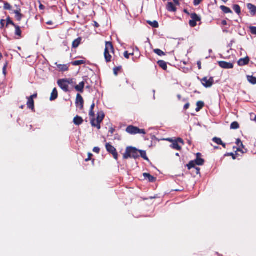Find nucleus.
I'll return each instance as SVG.
<instances>
[{"label":"nucleus","mask_w":256,"mask_h":256,"mask_svg":"<svg viewBox=\"0 0 256 256\" xmlns=\"http://www.w3.org/2000/svg\"><path fill=\"white\" fill-rule=\"evenodd\" d=\"M90 123L92 127H96L98 130L101 128L100 123L103 121L104 118V113H89Z\"/></svg>","instance_id":"nucleus-1"},{"label":"nucleus","mask_w":256,"mask_h":256,"mask_svg":"<svg viewBox=\"0 0 256 256\" xmlns=\"http://www.w3.org/2000/svg\"><path fill=\"white\" fill-rule=\"evenodd\" d=\"M139 156V150L136 148L129 146L126 148V152L123 155V158L124 159L128 158H137Z\"/></svg>","instance_id":"nucleus-2"},{"label":"nucleus","mask_w":256,"mask_h":256,"mask_svg":"<svg viewBox=\"0 0 256 256\" xmlns=\"http://www.w3.org/2000/svg\"><path fill=\"white\" fill-rule=\"evenodd\" d=\"M114 53V48L112 43L109 42H106V48L104 49V56L106 61L107 62H109L112 60V55L110 54Z\"/></svg>","instance_id":"nucleus-3"},{"label":"nucleus","mask_w":256,"mask_h":256,"mask_svg":"<svg viewBox=\"0 0 256 256\" xmlns=\"http://www.w3.org/2000/svg\"><path fill=\"white\" fill-rule=\"evenodd\" d=\"M126 131L130 134H146V132L144 129H140L138 127L130 125L128 126L126 130Z\"/></svg>","instance_id":"nucleus-4"},{"label":"nucleus","mask_w":256,"mask_h":256,"mask_svg":"<svg viewBox=\"0 0 256 256\" xmlns=\"http://www.w3.org/2000/svg\"><path fill=\"white\" fill-rule=\"evenodd\" d=\"M167 140L169 142H172V144L170 146L174 150H182V146L178 144V143H181L184 144V142L182 138H178L176 140H173L171 138H168Z\"/></svg>","instance_id":"nucleus-5"},{"label":"nucleus","mask_w":256,"mask_h":256,"mask_svg":"<svg viewBox=\"0 0 256 256\" xmlns=\"http://www.w3.org/2000/svg\"><path fill=\"white\" fill-rule=\"evenodd\" d=\"M106 150L112 155L115 160H117L118 159V154L116 148L109 143L106 144Z\"/></svg>","instance_id":"nucleus-6"},{"label":"nucleus","mask_w":256,"mask_h":256,"mask_svg":"<svg viewBox=\"0 0 256 256\" xmlns=\"http://www.w3.org/2000/svg\"><path fill=\"white\" fill-rule=\"evenodd\" d=\"M191 20L189 22V24L191 27H194L196 26V22H200L201 18L200 16L196 13H193L190 14Z\"/></svg>","instance_id":"nucleus-7"},{"label":"nucleus","mask_w":256,"mask_h":256,"mask_svg":"<svg viewBox=\"0 0 256 256\" xmlns=\"http://www.w3.org/2000/svg\"><path fill=\"white\" fill-rule=\"evenodd\" d=\"M202 85L206 88H210L214 84V78L210 77L209 79L207 78L204 77L201 80Z\"/></svg>","instance_id":"nucleus-8"},{"label":"nucleus","mask_w":256,"mask_h":256,"mask_svg":"<svg viewBox=\"0 0 256 256\" xmlns=\"http://www.w3.org/2000/svg\"><path fill=\"white\" fill-rule=\"evenodd\" d=\"M58 84L64 91L66 92L68 91V82L64 79L58 80Z\"/></svg>","instance_id":"nucleus-9"},{"label":"nucleus","mask_w":256,"mask_h":256,"mask_svg":"<svg viewBox=\"0 0 256 256\" xmlns=\"http://www.w3.org/2000/svg\"><path fill=\"white\" fill-rule=\"evenodd\" d=\"M236 144L238 147L237 148L238 152H240L242 154L246 152V150L244 148V146L240 139L238 138L236 140Z\"/></svg>","instance_id":"nucleus-10"},{"label":"nucleus","mask_w":256,"mask_h":256,"mask_svg":"<svg viewBox=\"0 0 256 256\" xmlns=\"http://www.w3.org/2000/svg\"><path fill=\"white\" fill-rule=\"evenodd\" d=\"M218 64L220 67L225 69L232 68L234 65L231 62H228L224 61H220L218 62Z\"/></svg>","instance_id":"nucleus-11"},{"label":"nucleus","mask_w":256,"mask_h":256,"mask_svg":"<svg viewBox=\"0 0 256 256\" xmlns=\"http://www.w3.org/2000/svg\"><path fill=\"white\" fill-rule=\"evenodd\" d=\"M202 154L200 153L196 154V158L194 160L196 164L198 166H202L204 163V160L201 158Z\"/></svg>","instance_id":"nucleus-12"},{"label":"nucleus","mask_w":256,"mask_h":256,"mask_svg":"<svg viewBox=\"0 0 256 256\" xmlns=\"http://www.w3.org/2000/svg\"><path fill=\"white\" fill-rule=\"evenodd\" d=\"M76 103L78 107L80 108L83 107L84 100L82 96L80 94H78L76 96Z\"/></svg>","instance_id":"nucleus-13"},{"label":"nucleus","mask_w":256,"mask_h":256,"mask_svg":"<svg viewBox=\"0 0 256 256\" xmlns=\"http://www.w3.org/2000/svg\"><path fill=\"white\" fill-rule=\"evenodd\" d=\"M247 7L250 11L251 16H254L256 14V6L252 4H248Z\"/></svg>","instance_id":"nucleus-14"},{"label":"nucleus","mask_w":256,"mask_h":256,"mask_svg":"<svg viewBox=\"0 0 256 256\" xmlns=\"http://www.w3.org/2000/svg\"><path fill=\"white\" fill-rule=\"evenodd\" d=\"M27 106L32 111H34V100L28 98Z\"/></svg>","instance_id":"nucleus-15"},{"label":"nucleus","mask_w":256,"mask_h":256,"mask_svg":"<svg viewBox=\"0 0 256 256\" xmlns=\"http://www.w3.org/2000/svg\"><path fill=\"white\" fill-rule=\"evenodd\" d=\"M250 58L248 56L246 57L245 58H240L238 61V64L240 66H245L249 62Z\"/></svg>","instance_id":"nucleus-16"},{"label":"nucleus","mask_w":256,"mask_h":256,"mask_svg":"<svg viewBox=\"0 0 256 256\" xmlns=\"http://www.w3.org/2000/svg\"><path fill=\"white\" fill-rule=\"evenodd\" d=\"M143 176L145 179L148 180L150 182H153L156 180V178L148 173H144Z\"/></svg>","instance_id":"nucleus-17"},{"label":"nucleus","mask_w":256,"mask_h":256,"mask_svg":"<svg viewBox=\"0 0 256 256\" xmlns=\"http://www.w3.org/2000/svg\"><path fill=\"white\" fill-rule=\"evenodd\" d=\"M85 85V83L84 82H82L79 84L76 85L75 86V89L76 91L80 92L81 93L84 92V88Z\"/></svg>","instance_id":"nucleus-18"},{"label":"nucleus","mask_w":256,"mask_h":256,"mask_svg":"<svg viewBox=\"0 0 256 256\" xmlns=\"http://www.w3.org/2000/svg\"><path fill=\"white\" fill-rule=\"evenodd\" d=\"M212 141L218 144L222 145V147L224 148H226V144L225 143H224L221 138H220L216 137L214 138H212Z\"/></svg>","instance_id":"nucleus-19"},{"label":"nucleus","mask_w":256,"mask_h":256,"mask_svg":"<svg viewBox=\"0 0 256 256\" xmlns=\"http://www.w3.org/2000/svg\"><path fill=\"white\" fill-rule=\"evenodd\" d=\"M82 118L78 116H76L74 119V122L76 125L79 126L83 122Z\"/></svg>","instance_id":"nucleus-20"},{"label":"nucleus","mask_w":256,"mask_h":256,"mask_svg":"<svg viewBox=\"0 0 256 256\" xmlns=\"http://www.w3.org/2000/svg\"><path fill=\"white\" fill-rule=\"evenodd\" d=\"M14 12L16 14L15 17L16 20H18V21H20L23 16V15L20 13V10L19 9L14 10Z\"/></svg>","instance_id":"nucleus-21"},{"label":"nucleus","mask_w":256,"mask_h":256,"mask_svg":"<svg viewBox=\"0 0 256 256\" xmlns=\"http://www.w3.org/2000/svg\"><path fill=\"white\" fill-rule=\"evenodd\" d=\"M58 96V91L56 88H54L52 91V92L51 94L50 100H55L57 98Z\"/></svg>","instance_id":"nucleus-22"},{"label":"nucleus","mask_w":256,"mask_h":256,"mask_svg":"<svg viewBox=\"0 0 256 256\" xmlns=\"http://www.w3.org/2000/svg\"><path fill=\"white\" fill-rule=\"evenodd\" d=\"M166 8L169 12H174L176 10V8L174 6V4L171 2H169L168 3Z\"/></svg>","instance_id":"nucleus-23"},{"label":"nucleus","mask_w":256,"mask_h":256,"mask_svg":"<svg viewBox=\"0 0 256 256\" xmlns=\"http://www.w3.org/2000/svg\"><path fill=\"white\" fill-rule=\"evenodd\" d=\"M220 8L222 10L225 14L232 13V12L229 8L226 7L224 6H221Z\"/></svg>","instance_id":"nucleus-24"},{"label":"nucleus","mask_w":256,"mask_h":256,"mask_svg":"<svg viewBox=\"0 0 256 256\" xmlns=\"http://www.w3.org/2000/svg\"><path fill=\"white\" fill-rule=\"evenodd\" d=\"M82 40V38H78L77 39L75 40L72 42V47L74 48H78Z\"/></svg>","instance_id":"nucleus-25"},{"label":"nucleus","mask_w":256,"mask_h":256,"mask_svg":"<svg viewBox=\"0 0 256 256\" xmlns=\"http://www.w3.org/2000/svg\"><path fill=\"white\" fill-rule=\"evenodd\" d=\"M158 64L164 70L167 69V64L164 61L162 60H158Z\"/></svg>","instance_id":"nucleus-26"},{"label":"nucleus","mask_w":256,"mask_h":256,"mask_svg":"<svg viewBox=\"0 0 256 256\" xmlns=\"http://www.w3.org/2000/svg\"><path fill=\"white\" fill-rule=\"evenodd\" d=\"M14 26L16 28L15 34L18 36V39L21 37L22 31H21V30L20 29V27L19 26L16 25Z\"/></svg>","instance_id":"nucleus-27"},{"label":"nucleus","mask_w":256,"mask_h":256,"mask_svg":"<svg viewBox=\"0 0 256 256\" xmlns=\"http://www.w3.org/2000/svg\"><path fill=\"white\" fill-rule=\"evenodd\" d=\"M139 154H140L141 157L143 158L144 160L149 161V159L146 156V152L144 150H140Z\"/></svg>","instance_id":"nucleus-28"},{"label":"nucleus","mask_w":256,"mask_h":256,"mask_svg":"<svg viewBox=\"0 0 256 256\" xmlns=\"http://www.w3.org/2000/svg\"><path fill=\"white\" fill-rule=\"evenodd\" d=\"M204 106V102H202V101L198 102L196 103V112L200 111L202 108Z\"/></svg>","instance_id":"nucleus-29"},{"label":"nucleus","mask_w":256,"mask_h":256,"mask_svg":"<svg viewBox=\"0 0 256 256\" xmlns=\"http://www.w3.org/2000/svg\"><path fill=\"white\" fill-rule=\"evenodd\" d=\"M58 68L62 72L67 71L68 70V66L66 64H58Z\"/></svg>","instance_id":"nucleus-30"},{"label":"nucleus","mask_w":256,"mask_h":256,"mask_svg":"<svg viewBox=\"0 0 256 256\" xmlns=\"http://www.w3.org/2000/svg\"><path fill=\"white\" fill-rule=\"evenodd\" d=\"M248 80L251 84H256V78L253 76H247Z\"/></svg>","instance_id":"nucleus-31"},{"label":"nucleus","mask_w":256,"mask_h":256,"mask_svg":"<svg viewBox=\"0 0 256 256\" xmlns=\"http://www.w3.org/2000/svg\"><path fill=\"white\" fill-rule=\"evenodd\" d=\"M148 24L150 26L154 28H157L158 27V22L156 20H154L153 22L148 20L147 21Z\"/></svg>","instance_id":"nucleus-32"},{"label":"nucleus","mask_w":256,"mask_h":256,"mask_svg":"<svg viewBox=\"0 0 256 256\" xmlns=\"http://www.w3.org/2000/svg\"><path fill=\"white\" fill-rule=\"evenodd\" d=\"M85 63H86V62L84 60H76V61L72 62L71 64L72 66H79V65Z\"/></svg>","instance_id":"nucleus-33"},{"label":"nucleus","mask_w":256,"mask_h":256,"mask_svg":"<svg viewBox=\"0 0 256 256\" xmlns=\"http://www.w3.org/2000/svg\"><path fill=\"white\" fill-rule=\"evenodd\" d=\"M233 9L235 12L238 15L241 13V9L238 4H234L233 6Z\"/></svg>","instance_id":"nucleus-34"},{"label":"nucleus","mask_w":256,"mask_h":256,"mask_svg":"<svg viewBox=\"0 0 256 256\" xmlns=\"http://www.w3.org/2000/svg\"><path fill=\"white\" fill-rule=\"evenodd\" d=\"M240 128V125L238 123L236 122H234L232 123L230 125V128L234 130L238 129Z\"/></svg>","instance_id":"nucleus-35"},{"label":"nucleus","mask_w":256,"mask_h":256,"mask_svg":"<svg viewBox=\"0 0 256 256\" xmlns=\"http://www.w3.org/2000/svg\"><path fill=\"white\" fill-rule=\"evenodd\" d=\"M196 164L194 160H192L186 165V166L188 170H190L191 168H194Z\"/></svg>","instance_id":"nucleus-36"},{"label":"nucleus","mask_w":256,"mask_h":256,"mask_svg":"<svg viewBox=\"0 0 256 256\" xmlns=\"http://www.w3.org/2000/svg\"><path fill=\"white\" fill-rule=\"evenodd\" d=\"M154 53H156V54L160 56L166 55L165 53L160 49H154Z\"/></svg>","instance_id":"nucleus-37"},{"label":"nucleus","mask_w":256,"mask_h":256,"mask_svg":"<svg viewBox=\"0 0 256 256\" xmlns=\"http://www.w3.org/2000/svg\"><path fill=\"white\" fill-rule=\"evenodd\" d=\"M12 6H11V5L7 2H4V8L6 10H12Z\"/></svg>","instance_id":"nucleus-38"},{"label":"nucleus","mask_w":256,"mask_h":256,"mask_svg":"<svg viewBox=\"0 0 256 256\" xmlns=\"http://www.w3.org/2000/svg\"><path fill=\"white\" fill-rule=\"evenodd\" d=\"M121 68H122L121 66H118V67H116L114 68V75H116V76L118 75V72L120 70Z\"/></svg>","instance_id":"nucleus-39"},{"label":"nucleus","mask_w":256,"mask_h":256,"mask_svg":"<svg viewBox=\"0 0 256 256\" xmlns=\"http://www.w3.org/2000/svg\"><path fill=\"white\" fill-rule=\"evenodd\" d=\"M250 32L252 34H256V27L255 26H250Z\"/></svg>","instance_id":"nucleus-40"},{"label":"nucleus","mask_w":256,"mask_h":256,"mask_svg":"<svg viewBox=\"0 0 256 256\" xmlns=\"http://www.w3.org/2000/svg\"><path fill=\"white\" fill-rule=\"evenodd\" d=\"M237 154H234V153L232 152H230V153H227L226 154H225L224 156H232V158L234 160H236V155Z\"/></svg>","instance_id":"nucleus-41"},{"label":"nucleus","mask_w":256,"mask_h":256,"mask_svg":"<svg viewBox=\"0 0 256 256\" xmlns=\"http://www.w3.org/2000/svg\"><path fill=\"white\" fill-rule=\"evenodd\" d=\"M115 130H116L115 128H114L111 127L110 128L108 132L110 134V136H112L113 135Z\"/></svg>","instance_id":"nucleus-42"},{"label":"nucleus","mask_w":256,"mask_h":256,"mask_svg":"<svg viewBox=\"0 0 256 256\" xmlns=\"http://www.w3.org/2000/svg\"><path fill=\"white\" fill-rule=\"evenodd\" d=\"M250 119L252 120L255 121L256 122V115L254 114V113L250 114Z\"/></svg>","instance_id":"nucleus-43"},{"label":"nucleus","mask_w":256,"mask_h":256,"mask_svg":"<svg viewBox=\"0 0 256 256\" xmlns=\"http://www.w3.org/2000/svg\"><path fill=\"white\" fill-rule=\"evenodd\" d=\"M130 55H133V54H128L127 51L124 52V56L127 59L129 58Z\"/></svg>","instance_id":"nucleus-44"},{"label":"nucleus","mask_w":256,"mask_h":256,"mask_svg":"<svg viewBox=\"0 0 256 256\" xmlns=\"http://www.w3.org/2000/svg\"><path fill=\"white\" fill-rule=\"evenodd\" d=\"M8 24H10L12 25L13 26H15L16 24H14V22H13L10 20V18H8L7 20V24H6V26H8Z\"/></svg>","instance_id":"nucleus-45"},{"label":"nucleus","mask_w":256,"mask_h":256,"mask_svg":"<svg viewBox=\"0 0 256 256\" xmlns=\"http://www.w3.org/2000/svg\"><path fill=\"white\" fill-rule=\"evenodd\" d=\"M92 156H93V155H92V154H91V153L89 152V153L88 154V158L85 160V161H86V162H88V161H89V160H91V159H92Z\"/></svg>","instance_id":"nucleus-46"},{"label":"nucleus","mask_w":256,"mask_h":256,"mask_svg":"<svg viewBox=\"0 0 256 256\" xmlns=\"http://www.w3.org/2000/svg\"><path fill=\"white\" fill-rule=\"evenodd\" d=\"M93 152H94L96 153V154H99L100 152V148H98V147H94L93 148Z\"/></svg>","instance_id":"nucleus-47"},{"label":"nucleus","mask_w":256,"mask_h":256,"mask_svg":"<svg viewBox=\"0 0 256 256\" xmlns=\"http://www.w3.org/2000/svg\"><path fill=\"white\" fill-rule=\"evenodd\" d=\"M202 0H194V6H198Z\"/></svg>","instance_id":"nucleus-48"},{"label":"nucleus","mask_w":256,"mask_h":256,"mask_svg":"<svg viewBox=\"0 0 256 256\" xmlns=\"http://www.w3.org/2000/svg\"><path fill=\"white\" fill-rule=\"evenodd\" d=\"M4 24H5V20H0V25H1V27H0V28H2L4 27Z\"/></svg>","instance_id":"nucleus-49"},{"label":"nucleus","mask_w":256,"mask_h":256,"mask_svg":"<svg viewBox=\"0 0 256 256\" xmlns=\"http://www.w3.org/2000/svg\"><path fill=\"white\" fill-rule=\"evenodd\" d=\"M37 96H38L37 94L36 93V94H34L33 95H32V96H30V97H28V98H32V99L34 100V98H36Z\"/></svg>","instance_id":"nucleus-50"},{"label":"nucleus","mask_w":256,"mask_h":256,"mask_svg":"<svg viewBox=\"0 0 256 256\" xmlns=\"http://www.w3.org/2000/svg\"><path fill=\"white\" fill-rule=\"evenodd\" d=\"M94 106H95L94 104V102L92 103L91 106H90V112H92Z\"/></svg>","instance_id":"nucleus-51"},{"label":"nucleus","mask_w":256,"mask_h":256,"mask_svg":"<svg viewBox=\"0 0 256 256\" xmlns=\"http://www.w3.org/2000/svg\"><path fill=\"white\" fill-rule=\"evenodd\" d=\"M64 80L68 82V84H72V82H73V80L72 79H64Z\"/></svg>","instance_id":"nucleus-52"},{"label":"nucleus","mask_w":256,"mask_h":256,"mask_svg":"<svg viewBox=\"0 0 256 256\" xmlns=\"http://www.w3.org/2000/svg\"><path fill=\"white\" fill-rule=\"evenodd\" d=\"M190 106V104L188 103L186 104L184 106V109L185 110H187Z\"/></svg>","instance_id":"nucleus-53"},{"label":"nucleus","mask_w":256,"mask_h":256,"mask_svg":"<svg viewBox=\"0 0 256 256\" xmlns=\"http://www.w3.org/2000/svg\"><path fill=\"white\" fill-rule=\"evenodd\" d=\"M197 64H198V69L200 70L202 68L200 62V61L198 62Z\"/></svg>","instance_id":"nucleus-54"},{"label":"nucleus","mask_w":256,"mask_h":256,"mask_svg":"<svg viewBox=\"0 0 256 256\" xmlns=\"http://www.w3.org/2000/svg\"><path fill=\"white\" fill-rule=\"evenodd\" d=\"M222 24L224 26H226L227 24V22L226 20H224L222 21Z\"/></svg>","instance_id":"nucleus-55"},{"label":"nucleus","mask_w":256,"mask_h":256,"mask_svg":"<svg viewBox=\"0 0 256 256\" xmlns=\"http://www.w3.org/2000/svg\"><path fill=\"white\" fill-rule=\"evenodd\" d=\"M39 7L40 10H44V6H43L42 4H40Z\"/></svg>","instance_id":"nucleus-56"},{"label":"nucleus","mask_w":256,"mask_h":256,"mask_svg":"<svg viewBox=\"0 0 256 256\" xmlns=\"http://www.w3.org/2000/svg\"><path fill=\"white\" fill-rule=\"evenodd\" d=\"M196 168V174H200V168Z\"/></svg>","instance_id":"nucleus-57"},{"label":"nucleus","mask_w":256,"mask_h":256,"mask_svg":"<svg viewBox=\"0 0 256 256\" xmlns=\"http://www.w3.org/2000/svg\"><path fill=\"white\" fill-rule=\"evenodd\" d=\"M48 24L51 25L52 24V21H49L46 22Z\"/></svg>","instance_id":"nucleus-58"},{"label":"nucleus","mask_w":256,"mask_h":256,"mask_svg":"<svg viewBox=\"0 0 256 256\" xmlns=\"http://www.w3.org/2000/svg\"><path fill=\"white\" fill-rule=\"evenodd\" d=\"M175 4H179L178 0H173Z\"/></svg>","instance_id":"nucleus-59"},{"label":"nucleus","mask_w":256,"mask_h":256,"mask_svg":"<svg viewBox=\"0 0 256 256\" xmlns=\"http://www.w3.org/2000/svg\"><path fill=\"white\" fill-rule=\"evenodd\" d=\"M6 66H4L3 70H4V73L6 74Z\"/></svg>","instance_id":"nucleus-60"},{"label":"nucleus","mask_w":256,"mask_h":256,"mask_svg":"<svg viewBox=\"0 0 256 256\" xmlns=\"http://www.w3.org/2000/svg\"><path fill=\"white\" fill-rule=\"evenodd\" d=\"M2 57V54L0 52V60H1Z\"/></svg>","instance_id":"nucleus-61"},{"label":"nucleus","mask_w":256,"mask_h":256,"mask_svg":"<svg viewBox=\"0 0 256 256\" xmlns=\"http://www.w3.org/2000/svg\"><path fill=\"white\" fill-rule=\"evenodd\" d=\"M178 98L179 99H180L181 98V96L180 95H178Z\"/></svg>","instance_id":"nucleus-62"},{"label":"nucleus","mask_w":256,"mask_h":256,"mask_svg":"<svg viewBox=\"0 0 256 256\" xmlns=\"http://www.w3.org/2000/svg\"><path fill=\"white\" fill-rule=\"evenodd\" d=\"M224 2H226L228 0H222Z\"/></svg>","instance_id":"nucleus-63"},{"label":"nucleus","mask_w":256,"mask_h":256,"mask_svg":"<svg viewBox=\"0 0 256 256\" xmlns=\"http://www.w3.org/2000/svg\"><path fill=\"white\" fill-rule=\"evenodd\" d=\"M214 148L215 149H218V146H214Z\"/></svg>","instance_id":"nucleus-64"}]
</instances>
